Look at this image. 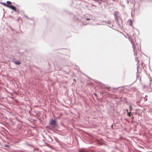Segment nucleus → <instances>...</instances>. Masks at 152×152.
I'll use <instances>...</instances> for the list:
<instances>
[{
	"label": "nucleus",
	"mask_w": 152,
	"mask_h": 152,
	"mask_svg": "<svg viewBox=\"0 0 152 152\" xmlns=\"http://www.w3.org/2000/svg\"><path fill=\"white\" fill-rule=\"evenodd\" d=\"M130 110H131L132 107L131 106H130Z\"/></svg>",
	"instance_id": "6e6552de"
},
{
	"label": "nucleus",
	"mask_w": 152,
	"mask_h": 152,
	"mask_svg": "<svg viewBox=\"0 0 152 152\" xmlns=\"http://www.w3.org/2000/svg\"><path fill=\"white\" fill-rule=\"evenodd\" d=\"M139 60H138V61H137V62H138V63H139Z\"/></svg>",
	"instance_id": "1a4fd4ad"
},
{
	"label": "nucleus",
	"mask_w": 152,
	"mask_h": 152,
	"mask_svg": "<svg viewBox=\"0 0 152 152\" xmlns=\"http://www.w3.org/2000/svg\"><path fill=\"white\" fill-rule=\"evenodd\" d=\"M56 124V121L55 120H52L50 122V124L53 125H55Z\"/></svg>",
	"instance_id": "f03ea898"
},
{
	"label": "nucleus",
	"mask_w": 152,
	"mask_h": 152,
	"mask_svg": "<svg viewBox=\"0 0 152 152\" xmlns=\"http://www.w3.org/2000/svg\"><path fill=\"white\" fill-rule=\"evenodd\" d=\"M129 41L131 42L132 46H133V48H134V49H135V46L134 45V43L133 41V40L131 38L129 37Z\"/></svg>",
	"instance_id": "f257e3e1"
},
{
	"label": "nucleus",
	"mask_w": 152,
	"mask_h": 152,
	"mask_svg": "<svg viewBox=\"0 0 152 152\" xmlns=\"http://www.w3.org/2000/svg\"><path fill=\"white\" fill-rule=\"evenodd\" d=\"M15 64L17 65H18L21 64L20 62L18 61H15Z\"/></svg>",
	"instance_id": "39448f33"
},
{
	"label": "nucleus",
	"mask_w": 152,
	"mask_h": 152,
	"mask_svg": "<svg viewBox=\"0 0 152 152\" xmlns=\"http://www.w3.org/2000/svg\"><path fill=\"white\" fill-rule=\"evenodd\" d=\"M9 8H10V9H12V10H14L15 11H16V8L15 7L11 5V6H9Z\"/></svg>",
	"instance_id": "7ed1b4c3"
},
{
	"label": "nucleus",
	"mask_w": 152,
	"mask_h": 152,
	"mask_svg": "<svg viewBox=\"0 0 152 152\" xmlns=\"http://www.w3.org/2000/svg\"><path fill=\"white\" fill-rule=\"evenodd\" d=\"M107 89H109V88H110V87H109V88L107 87Z\"/></svg>",
	"instance_id": "9d476101"
},
{
	"label": "nucleus",
	"mask_w": 152,
	"mask_h": 152,
	"mask_svg": "<svg viewBox=\"0 0 152 152\" xmlns=\"http://www.w3.org/2000/svg\"><path fill=\"white\" fill-rule=\"evenodd\" d=\"M12 4V2L10 1H7V4L8 5V6H7V7H9V6H10V5H11Z\"/></svg>",
	"instance_id": "20e7f679"
},
{
	"label": "nucleus",
	"mask_w": 152,
	"mask_h": 152,
	"mask_svg": "<svg viewBox=\"0 0 152 152\" xmlns=\"http://www.w3.org/2000/svg\"><path fill=\"white\" fill-rule=\"evenodd\" d=\"M130 114H129V116H130Z\"/></svg>",
	"instance_id": "f8f14e48"
},
{
	"label": "nucleus",
	"mask_w": 152,
	"mask_h": 152,
	"mask_svg": "<svg viewBox=\"0 0 152 152\" xmlns=\"http://www.w3.org/2000/svg\"><path fill=\"white\" fill-rule=\"evenodd\" d=\"M2 4L4 6H5L6 7H7V6H8V5L7 4H6L5 3H2Z\"/></svg>",
	"instance_id": "423d86ee"
},
{
	"label": "nucleus",
	"mask_w": 152,
	"mask_h": 152,
	"mask_svg": "<svg viewBox=\"0 0 152 152\" xmlns=\"http://www.w3.org/2000/svg\"><path fill=\"white\" fill-rule=\"evenodd\" d=\"M94 94V95H95V96H96V95H97V94H96V93H95V94Z\"/></svg>",
	"instance_id": "0eeeda50"
},
{
	"label": "nucleus",
	"mask_w": 152,
	"mask_h": 152,
	"mask_svg": "<svg viewBox=\"0 0 152 152\" xmlns=\"http://www.w3.org/2000/svg\"><path fill=\"white\" fill-rule=\"evenodd\" d=\"M87 20H89V19H87Z\"/></svg>",
	"instance_id": "9b49d317"
},
{
	"label": "nucleus",
	"mask_w": 152,
	"mask_h": 152,
	"mask_svg": "<svg viewBox=\"0 0 152 152\" xmlns=\"http://www.w3.org/2000/svg\"><path fill=\"white\" fill-rule=\"evenodd\" d=\"M83 152H86L85 151H84Z\"/></svg>",
	"instance_id": "ddd939ff"
}]
</instances>
